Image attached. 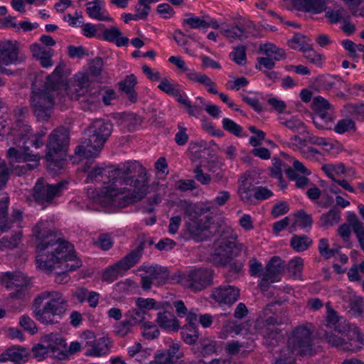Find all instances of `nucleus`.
Returning a JSON list of instances; mask_svg holds the SVG:
<instances>
[{"instance_id":"1","label":"nucleus","mask_w":364,"mask_h":364,"mask_svg":"<svg viewBox=\"0 0 364 364\" xmlns=\"http://www.w3.org/2000/svg\"><path fill=\"white\" fill-rule=\"evenodd\" d=\"M92 160L86 161L82 171L87 172V182H98L106 176L111 184L101 193L107 203L126 205L141 200L147 193L149 179L147 171L138 162H126L118 167L91 168Z\"/></svg>"},{"instance_id":"2","label":"nucleus","mask_w":364,"mask_h":364,"mask_svg":"<svg viewBox=\"0 0 364 364\" xmlns=\"http://www.w3.org/2000/svg\"><path fill=\"white\" fill-rule=\"evenodd\" d=\"M48 226V221H40L33 228V235L39 241L36 248L37 267L46 273L55 271V282L67 283V272L80 267L81 262L76 258L73 246L57 237Z\"/></svg>"},{"instance_id":"3","label":"nucleus","mask_w":364,"mask_h":364,"mask_svg":"<svg viewBox=\"0 0 364 364\" xmlns=\"http://www.w3.org/2000/svg\"><path fill=\"white\" fill-rule=\"evenodd\" d=\"M68 307L67 299L58 291H44L33 301V314L44 324H53L56 317L62 318Z\"/></svg>"},{"instance_id":"4","label":"nucleus","mask_w":364,"mask_h":364,"mask_svg":"<svg viewBox=\"0 0 364 364\" xmlns=\"http://www.w3.org/2000/svg\"><path fill=\"white\" fill-rule=\"evenodd\" d=\"M112 132V124L109 121L103 119L93 120L85 131L87 141L85 144L77 146L75 154L87 159L96 157Z\"/></svg>"},{"instance_id":"5","label":"nucleus","mask_w":364,"mask_h":364,"mask_svg":"<svg viewBox=\"0 0 364 364\" xmlns=\"http://www.w3.org/2000/svg\"><path fill=\"white\" fill-rule=\"evenodd\" d=\"M65 90V86H51L46 84L43 89L33 90L31 95V104L38 120H47L55 103L56 97H60V91Z\"/></svg>"},{"instance_id":"6","label":"nucleus","mask_w":364,"mask_h":364,"mask_svg":"<svg viewBox=\"0 0 364 364\" xmlns=\"http://www.w3.org/2000/svg\"><path fill=\"white\" fill-rule=\"evenodd\" d=\"M210 209L208 203H189L185 207L186 225L193 239H200L203 232L209 228L211 218L205 214Z\"/></svg>"},{"instance_id":"7","label":"nucleus","mask_w":364,"mask_h":364,"mask_svg":"<svg viewBox=\"0 0 364 364\" xmlns=\"http://www.w3.org/2000/svg\"><path fill=\"white\" fill-rule=\"evenodd\" d=\"M6 157L11 166V172L16 176L37 168L40 161L39 154H33L29 146L23 144L19 149L10 147L7 150Z\"/></svg>"},{"instance_id":"8","label":"nucleus","mask_w":364,"mask_h":364,"mask_svg":"<svg viewBox=\"0 0 364 364\" xmlns=\"http://www.w3.org/2000/svg\"><path fill=\"white\" fill-rule=\"evenodd\" d=\"M282 321H278L272 314L269 306H267L259 314L255 321V328L257 333L264 338V343L267 346H275L282 338L281 331L277 328Z\"/></svg>"},{"instance_id":"9","label":"nucleus","mask_w":364,"mask_h":364,"mask_svg":"<svg viewBox=\"0 0 364 364\" xmlns=\"http://www.w3.org/2000/svg\"><path fill=\"white\" fill-rule=\"evenodd\" d=\"M323 338L331 346L345 351H357L364 346V335L356 328H348L343 335L334 331L326 332Z\"/></svg>"},{"instance_id":"10","label":"nucleus","mask_w":364,"mask_h":364,"mask_svg":"<svg viewBox=\"0 0 364 364\" xmlns=\"http://www.w3.org/2000/svg\"><path fill=\"white\" fill-rule=\"evenodd\" d=\"M214 252L210 260L218 266H226L234 257L240 255L242 251L247 254V248L242 243H236L235 238H222L214 243Z\"/></svg>"},{"instance_id":"11","label":"nucleus","mask_w":364,"mask_h":364,"mask_svg":"<svg viewBox=\"0 0 364 364\" xmlns=\"http://www.w3.org/2000/svg\"><path fill=\"white\" fill-rule=\"evenodd\" d=\"M143 249L141 245H139L121 260L105 269L102 273V279L111 283L117 279L119 276L123 275L127 270L134 267L139 261Z\"/></svg>"},{"instance_id":"12","label":"nucleus","mask_w":364,"mask_h":364,"mask_svg":"<svg viewBox=\"0 0 364 364\" xmlns=\"http://www.w3.org/2000/svg\"><path fill=\"white\" fill-rule=\"evenodd\" d=\"M1 283L6 289L12 290L10 296L14 299H23L28 294L30 279L22 272H6L1 278Z\"/></svg>"},{"instance_id":"13","label":"nucleus","mask_w":364,"mask_h":364,"mask_svg":"<svg viewBox=\"0 0 364 364\" xmlns=\"http://www.w3.org/2000/svg\"><path fill=\"white\" fill-rule=\"evenodd\" d=\"M213 271L209 268H198L186 272L183 287L193 291H200L213 284Z\"/></svg>"},{"instance_id":"14","label":"nucleus","mask_w":364,"mask_h":364,"mask_svg":"<svg viewBox=\"0 0 364 364\" xmlns=\"http://www.w3.org/2000/svg\"><path fill=\"white\" fill-rule=\"evenodd\" d=\"M66 182L55 184L46 183L43 178H38L33 188V197L39 203H50L55 197L61 195L66 188Z\"/></svg>"},{"instance_id":"15","label":"nucleus","mask_w":364,"mask_h":364,"mask_svg":"<svg viewBox=\"0 0 364 364\" xmlns=\"http://www.w3.org/2000/svg\"><path fill=\"white\" fill-rule=\"evenodd\" d=\"M69 132L67 128L60 127L54 129L49 135L46 144V160L52 161L54 154L65 151L69 146Z\"/></svg>"},{"instance_id":"16","label":"nucleus","mask_w":364,"mask_h":364,"mask_svg":"<svg viewBox=\"0 0 364 364\" xmlns=\"http://www.w3.org/2000/svg\"><path fill=\"white\" fill-rule=\"evenodd\" d=\"M83 335L86 339L85 347H89L85 352L86 356L101 357L109 353L113 341L107 336L95 339L93 332L85 331Z\"/></svg>"},{"instance_id":"17","label":"nucleus","mask_w":364,"mask_h":364,"mask_svg":"<svg viewBox=\"0 0 364 364\" xmlns=\"http://www.w3.org/2000/svg\"><path fill=\"white\" fill-rule=\"evenodd\" d=\"M14 136V143L18 146H21V142L26 145L28 141H31V144L36 149L41 147L43 145L42 140V134H33L31 126L24 123L23 122L18 121L16 124L15 129L12 132Z\"/></svg>"},{"instance_id":"18","label":"nucleus","mask_w":364,"mask_h":364,"mask_svg":"<svg viewBox=\"0 0 364 364\" xmlns=\"http://www.w3.org/2000/svg\"><path fill=\"white\" fill-rule=\"evenodd\" d=\"M42 342H45L50 351V357L58 360H66L65 338L59 333H51L45 335L41 338Z\"/></svg>"},{"instance_id":"19","label":"nucleus","mask_w":364,"mask_h":364,"mask_svg":"<svg viewBox=\"0 0 364 364\" xmlns=\"http://www.w3.org/2000/svg\"><path fill=\"white\" fill-rule=\"evenodd\" d=\"M240 296V289L235 286L223 285L211 291V298L219 305L230 306L236 302Z\"/></svg>"},{"instance_id":"20","label":"nucleus","mask_w":364,"mask_h":364,"mask_svg":"<svg viewBox=\"0 0 364 364\" xmlns=\"http://www.w3.org/2000/svg\"><path fill=\"white\" fill-rule=\"evenodd\" d=\"M9 203L8 197L3 196L0 198V234L8 231L14 224L18 225L22 220V213L18 210H14L11 218H8Z\"/></svg>"},{"instance_id":"21","label":"nucleus","mask_w":364,"mask_h":364,"mask_svg":"<svg viewBox=\"0 0 364 364\" xmlns=\"http://www.w3.org/2000/svg\"><path fill=\"white\" fill-rule=\"evenodd\" d=\"M18 46L16 41L0 42V64L6 65L16 64L23 60L19 55Z\"/></svg>"},{"instance_id":"22","label":"nucleus","mask_w":364,"mask_h":364,"mask_svg":"<svg viewBox=\"0 0 364 364\" xmlns=\"http://www.w3.org/2000/svg\"><path fill=\"white\" fill-rule=\"evenodd\" d=\"M286 264L279 257H273L266 265L263 274V280L272 283L280 280V274L284 270Z\"/></svg>"},{"instance_id":"23","label":"nucleus","mask_w":364,"mask_h":364,"mask_svg":"<svg viewBox=\"0 0 364 364\" xmlns=\"http://www.w3.org/2000/svg\"><path fill=\"white\" fill-rule=\"evenodd\" d=\"M326 307L327 309L326 318L327 327L343 335L349 327L346 319L338 315L337 312L331 308L329 302L326 304Z\"/></svg>"},{"instance_id":"24","label":"nucleus","mask_w":364,"mask_h":364,"mask_svg":"<svg viewBox=\"0 0 364 364\" xmlns=\"http://www.w3.org/2000/svg\"><path fill=\"white\" fill-rule=\"evenodd\" d=\"M28 355V348L20 346H14L0 355V361H11L15 364H20L21 362L27 360Z\"/></svg>"},{"instance_id":"25","label":"nucleus","mask_w":364,"mask_h":364,"mask_svg":"<svg viewBox=\"0 0 364 364\" xmlns=\"http://www.w3.org/2000/svg\"><path fill=\"white\" fill-rule=\"evenodd\" d=\"M86 6V12L91 18L100 21H113V18L103 9L105 6L103 1L94 0L93 1L87 2Z\"/></svg>"},{"instance_id":"26","label":"nucleus","mask_w":364,"mask_h":364,"mask_svg":"<svg viewBox=\"0 0 364 364\" xmlns=\"http://www.w3.org/2000/svg\"><path fill=\"white\" fill-rule=\"evenodd\" d=\"M334 119L333 107L315 111L313 122L319 129H331Z\"/></svg>"},{"instance_id":"27","label":"nucleus","mask_w":364,"mask_h":364,"mask_svg":"<svg viewBox=\"0 0 364 364\" xmlns=\"http://www.w3.org/2000/svg\"><path fill=\"white\" fill-rule=\"evenodd\" d=\"M180 343L172 342L166 351H160L155 354L160 360L165 362V364H178V360L183 355L180 351Z\"/></svg>"},{"instance_id":"28","label":"nucleus","mask_w":364,"mask_h":364,"mask_svg":"<svg viewBox=\"0 0 364 364\" xmlns=\"http://www.w3.org/2000/svg\"><path fill=\"white\" fill-rule=\"evenodd\" d=\"M156 321L159 326L168 331H178L180 328L178 320L169 311L159 312Z\"/></svg>"},{"instance_id":"29","label":"nucleus","mask_w":364,"mask_h":364,"mask_svg":"<svg viewBox=\"0 0 364 364\" xmlns=\"http://www.w3.org/2000/svg\"><path fill=\"white\" fill-rule=\"evenodd\" d=\"M143 269L157 286L165 284L168 281V271L159 265L144 266Z\"/></svg>"},{"instance_id":"30","label":"nucleus","mask_w":364,"mask_h":364,"mask_svg":"<svg viewBox=\"0 0 364 364\" xmlns=\"http://www.w3.org/2000/svg\"><path fill=\"white\" fill-rule=\"evenodd\" d=\"M136 83L137 80L134 74L127 75L124 80L119 83L120 90L127 95L129 100L132 102H136L137 99V94L134 91Z\"/></svg>"},{"instance_id":"31","label":"nucleus","mask_w":364,"mask_h":364,"mask_svg":"<svg viewBox=\"0 0 364 364\" xmlns=\"http://www.w3.org/2000/svg\"><path fill=\"white\" fill-rule=\"evenodd\" d=\"M295 220L293 224L289 228V232H293L296 231V226L302 229H310L311 228L313 220L311 215L307 214L304 210H301L295 215Z\"/></svg>"},{"instance_id":"32","label":"nucleus","mask_w":364,"mask_h":364,"mask_svg":"<svg viewBox=\"0 0 364 364\" xmlns=\"http://www.w3.org/2000/svg\"><path fill=\"white\" fill-rule=\"evenodd\" d=\"M341 220V211L334 207L321 215L318 225L321 228H328L338 224Z\"/></svg>"},{"instance_id":"33","label":"nucleus","mask_w":364,"mask_h":364,"mask_svg":"<svg viewBox=\"0 0 364 364\" xmlns=\"http://www.w3.org/2000/svg\"><path fill=\"white\" fill-rule=\"evenodd\" d=\"M237 192L241 200L245 203H255V186L252 183L242 181L238 187Z\"/></svg>"},{"instance_id":"34","label":"nucleus","mask_w":364,"mask_h":364,"mask_svg":"<svg viewBox=\"0 0 364 364\" xmlns=\"http://www.w3.org/2000/svg\"><path fill=\"white\" fill-rule=\"evenodd\" d=\"M119 29L116 26H112L104 31V37L110 42H115L117 46H124L128 44L129 39L127 37H122Z\"/></svg>"},{"instance_id":"35","label":"nucleus","mask_w":364,"mask_h":364,"mask_svg":"<svg viewBox=\"0 0 364 364\" xmlns=\"http://www.w3.org/2000/svg\"><path fill=\"white\" fill-rule=\"evenodd\" d=\"M321 169L333 181L337 180L336 176L344 174L348 170L350 171V169H347L343 163L324 164Z\"/></svg>"},{"instance_id":"36","label":"nucleus","mask_w":364,"mask_h":364,"mask_svg":"<svg viewBox=\"0 0 364 364\" xmlns=\"http://www.w3.org/2000/svg\"><path fill=\"white\" fill-rule=\"evenodd\" d=\"M181 338L188 345L194 344L199 338L198 330L196 325H184L181 328Z\"/></svg>"},{"instance_id":"37","label":"nucleus","mask_w":364,"mask_h":364,"mask_svg":"<svg viewBox=\"0 0 364 364\" xmlns=\"http://www.w3.org/2000/svg\"><path fill=\"white\" fill-rule=\"evenodd\" d=\"M326 17L331 23H338L348 18V12L343 7L337 6L334 9H326Z\"/></svg>"},{"instance_id":"38","label":"nucleus","mask_w":364,"mask_h":364,"mask_svg":"<svg viewBox=\"0 0 364 364\" xmlns=\"http://www.w3.org/2000/svg\"><path fill=\"white\" fill-rule=\"evenodd\" d=\"M311 244L312 240L305 235H294L292 236L290 241L291 247L298 252L306 250Z\"/></svg>"},{"instance_id":"39","label":"nucleus","mask_w":364,"mask_h":364,"mask_svg":"<svg viewBox=\"0 0 364 364\" xmlns=\"http://www.w3.org/2000/svg\"><path fill=\"white\" fill-rule=\"evenodd\" d=\"M311 44V40L306 36L296 33L292 38L288 41L289 46L294 50H299L302 52Z\"/></svg>"},{"instance_id":"40","label":"nucleus","mask_w":364,"mask_h":364,"mask_svg":"<svg viewBox=\"0 0 364 364\" xmlns=\"http://www.w3.org/2000/svg\"><path fill=\"white\" fill-rule=\"evenodd\" d=\"M279 121L281 124L294 132H303L305 129L304 122L296 117H291L289 118L280 117Z\"/></svg>"},{"instance_id":"41","label":"nucleus","mask_w":364,"mask_h":364,"mask_svg":"<svg viewBox=\"0 0 364 364\" xmlns=\"http://www.w3.org/2000/svg\"><path fill=\"white\" fill-rule=\"evenodd\" d=\"M135 303L136 307L144 313V316L148 311L151 309L157 310L161 307L160 303L156 302L155 299L152 298L144 299L139 297L136 299Z\"/></svg>"},{"instance_id":"42","label":"nucleus","mask_w":364,"mask_h":364,"mask_svg":"<svg viewBox=\"0 0 364 364\" xmlns=\"http://www.w3.org/2000/svg\"><path fill=\"white\" fill-rule=\"evenodd\" d=\"M328 0H303V6L306 11L320 14L326 9Z\"/></svg>"},{"instance_id":"43","label":"nucleus","mask_w":364,"mask_h":364,"mask_svg":"<svg viewBox=\"0 0 364 364\" xmlns=\"http://www.w3.org/2000/svg\"><path fill=\"white\" fill-rule=\"evenodd\" d=\"M347 221L357 238L364 236V224L358 218L355 213H349L347 216Z\"/></svg>"},{"instance_id":"44","label":"nucleus","mask_w":364,"mask_h":364,"mask_svg":"<svg viewBox=\"0 0 364 364\" xmlns=\"http://www.w3.org/2000/svg\"><path fill=\"white\" fill-rule=\"evenodd\" d=\"M260 50L269 57H273L274 60H279L284 57L283 50L277 48L272 43H265L260 46Z\"/></svg>"},{"instance_id":"45","label":"nucleus","mask_w":364,"mask_h":364,"mask_svg":"<svg viewBox=\"0 0 364 364\" xmlns=\"http://www.w3.org/2000/svg\"><path fill=\"white\" fill-rule=\"evenodd\" d=\"M186 18L183 20V25H188L191 28H205L206 20L203 18L196 16L192 14H186Z\"/></svg>"},{"instance_id":"46","label":"nucleus","mask_w":364,"mask_h":364,"mask_svg":"<svg viewBox=\"0 0 364 364\" xmlns=\"http://www.w3.org/2000/svg\"><path fill=\"white\" fill-rule=\"evenodd\" d=\"M205 105V100L202 97H197L194 105L190 102L186 107V111L190 116L199 118L202 111L203 107Z\"/></svg>"},{"instance_id":"47","label":"nucleus","mask_w":364,"mask_h":364,"mask_svg":"<svg viewBox=\"0 0 364 364\" xmlns=\"http://www.w3.org/2000/svg\"><path fill=\"white\" fill-rule=\"evenodd\" d=\"M304 267V259L301 257H296L291 259L287 264V269L295 278L301 277Z\"/></svg>"},{"instance_id":"48","label":"nucleus","mask_w":364,"mask_h":364,"mask_svg":"<svg viewBox=\"0 0 364 364\" xmlns=\"http://www.w3.org/2000/svg\"><path fill=\"white\" fill-rule=\"evenodd\" d=\"M124 318L133 326L141 323L145 317L139 308L131 309L124 314Z\"/></svg>"},{"instance_id":"49","label":"nucleus","mask_w":364,"mask_h":364,"mask_svg":"<svg viewBox=\"0 0 364 364\" xmlns=\"http://www.w3.org/2000/svg\"><path fill=\"white\" fill-rule=\"evenodd\" d=\"M285 172L290 180L296 182V186L298 188H304L309 182V178L306 177L307 175H300L296 173L291 168H288Z\"/></svg>"},{"instance_id":"50","label":"nucleus","mask_w":364,"mask_h":364,"mask_svg":"<svg viewBox=\"0 0 364 364\" xmlns=\"http://www.w3.org/2000/svg\"><path fill=\"white\" fill-rule=\"evenodd\" d=\"M318 250L319 254L326 259L334 256L338 252V249L329 248L328 240L326 238L319 240Z\"/></svg>"},{"instance_id":"51","label":"nucleus","mask_w":364,"mask_h":364,"mask_svg":"<svg viewBox=\"0 0 364 364\" xmlns=\"http://www.w3.org/2000/svg\"><path fill=\"white\" fill-rule=\"evenodd\" d=\"M141 333L145 338L148 340H153L159 337L160 331L155 324L150 321H147L142 326Z\"/></svg>"},{"instance_id":"52","label":"nucleus","mask_w":364,"mask_h":364,"mask_svg":"<svg viewBox=\"0 0 364 364\" xmlns=\"http://www.w3.org/2000/svg\"><path fill=\"white\" fill-rule=\"evenodd\" d=\"M158 88L166 94L173 96L177 95L178 85L173 83L171 79L165 77L161 80Z\"/></svg>"},{"instance_id":"53","label":"nucleus","mask_w":364,"mask_h":364,"mask_svg":"<svg viewBox=\"0 0 364 364\" xmlns=\"http://www.w3.org/2000/svg\"><path fill=\"white\" fill-rule=\"evenodd\" d=\"M230 58L237 65H243L246 63V48L238 46L230 53Z\"/></svg>"},{"instance_id":"54","label":"nucleus","mask_w":364,"mask_h":364,"mask_svg":"<svg viewBox=\"0 0 364 364\" xmlns=\"http://www.w3.org/2000/svg\"><path fill=\"white\" fill-rule=\"evenodd\" d=\"M323 88L326 90L335 88L341 89L347 87V83L336 76L326 77L323 81Z\"/></svg>"},{"instance_id":"55","label":"nucleus","mask_w":364,"mask_h":364,"mask_svg":"<svg viewBox=\"0 0 364 364\" xmlns=\"http://www.w3.org/2000/svg\"><path fill=\"white\" fill-rule=\"evenodd\" d=\"M134 326L124 318L122 321L117 323L114 326V333L120 337H124L132 333Z\"/></svg>"},{"instance_id":"56","label":"nucleus","mask_w":364,"mask_h":364,"mask_svg":"<svg viewBox=\"0 0 364 364\" xmlns=\"http://www.w3.org/2000/svg\"><path fill=\"white\" fill-rule=\"evenodd\" d=\"M19 325L24 329V331H27L31 335H34L38 332V328L36 323L26 314H24L19 318Z\"/></svg>"},{"instance_id":"57","label":"nucleus","mask_w":364,"mask_h":364,"mask_svg":"<svg viewBox=\"0 0 364 364\" xmlns=\"http://www.w3.org/2000/svg\"><path fill=\"white\" fill-rule=\"evenodd\" d=\"M222 33L225 36L231 39H239L242 41L247 38L245 30L237 26L231 28L223 29Z\"/></svg>"},{"instance_id":"58","label":"nucleus","mask_w":364,"mask_h":364,"mask_svg":"<svg viewBox=\"0 0 364 364\" xmlns=\"http://www.w3.org/2000/svg\"><path fill=\"white\" fill-rule=\"evenodd\" d=\"M355 122L350 119H343L339 120L334 127V131L338 134H344L346 132L355 130Z\"/></svg>"},{"instance_id":"59","label":"nucleus","mask_w":364,"mask_h":364,"mask_svg":"<svg viewBox=\"0 0 364 364\" xmlns=\"http://www.w3.org/2000/svg\"><path fill=\"white\" fill-rule=\"evenodd\" d=\"M201 353L203 355H210L217 352V342L210 338L200 341Z\"/></svg>"},{"instance_id":"60","label":"nucleus","mask_w":364,"mask_h":364,"mask_svg":"<svg viewBox=\"0 0 364 364\" xmlns=\"http://www.w3.org/2000/svg\"><path fill=\"white\" fill-rule=\"evenodd\" d=\"M21 233L18 232L10 237H3L0 239V250L4 248L13 249L16 247L21 240Z\"/></svg>"},{"instance_id":"61","label":"nucleus","mask_w":364,"mask_h":364,"mask_svg":"<svg viewBox=\"0 0 364 364\" xmlns=\"http://www.w3.org/2000/svg\"><path fill=\"white\" fill-rule=\"evenodd\" d=\"M33 357L38 360H42L50 356V351L45 342L38 343L32 348Z\"/></svg>"},{"instance_id":"62","label":"nucleus","mask_w":364,"mask_h":364,"mask_svg":"<svg viewBox=\"0 0 364 364\" xmlns=\"http://www.w3.org/2000/svg\"><path fill=\"white\" fill-rule=\"evenodd\" d=\"M303 53L304 58L310 63L317 66L321 65L323 63L322 55L318 54L314 49H312L311 44L309 46V48H306Z\"/></svg>"},{"instance_id":"63","label":"nucleus","mask_w":364,"mask_h":364,"mask_svg":"<svg viewBox=\"0 0 364 364\" xmlns=\"http://www.w3.org/2000/svg\"><path fill=\"white\" fill-rule=\"evenodd\" d=\"M223 127L225 130L230 132L231 134L238 136L241 134L242 127L236 124L233 120L229 118H224L223 119Z\"/></svg>"},{"instance_id":"64","label":"nucleus","mask_w":364,"mask_h":364,"mask_svg":"<svg viewBox=\"0 0 364 364\" xmlns=\"http://www.w3.org/2000/svg\"><path fill=\"white\" fill-rule=\"evenodd\" d=\"M249 130L255 134V136H252L250 138V144L252 146H258L262 144V141L264 139L265 137V133L260 130L257 129L254 126H250Z\"/></svg>"}]
</instances>
